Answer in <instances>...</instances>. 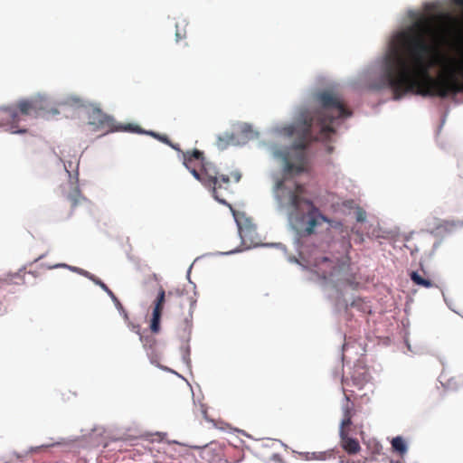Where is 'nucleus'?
I'll return each mask as SVG.
<instances>
[{"label":"nucleus","mask_w":463,"mask_h":463,"mask_svg":"<svg viewBox=\"0 0 463 463\" xmlns=\"http://www.w3.org/2000/svg\"><path fill=\"white\" fill-rule=\"evenodd\" d=\"M196 180L212 191L215 200L223 204L227 203L223 196L230 191L231 177L221 174L213 163L204 160L200 169L199 178Z\"/></svg>","instance_id":"0eeeda50"},{"label":"nucleus","mask_w":463,"mask_h":463,"mask_svg":"<svg viewBox=\"0 0 463 463\" xmlns=\"http://www.w3.org/2000/svg\"><path fill=\"white\" fill-rule=\"evenodd\" d=\"M365 219V213L364 212H358L357 213V216H356V220L358 222H364Z\"/></svg>","instance_id":"412c9836"},{"label":"nucleus","mask_w":463,"mask_h":463,"mask_svg":"<svg viewBox=\"0 0 463 463\" xmlns=\"http://www.w3.org/2000/svg\"><path fill=\"white\" fill-rule=\"evenodd\" d=\"M86 275L97 285H99L105 292L108 293V295H112V291L109 288V287L102 282L100 279H97L93 275H89L88 272H86Z\"/></svg>","instance_id":"a211bd4d"},{"label":"nucleus","mask_w":463,"mask_h":463,"mask_svg":"<svg viewBox=\"0 0 463 463\" xmlns=\"http://www.w3.org/2000/svg\"><path fill=\"white\" fill-rule=\"evenodd\" d=\"M315 266L318 276L334 283L337 288L349 287L354 289L359 285L347 260L335 262L326 257H321L316 260Z\"/></svg>","instance_id":"39448f33"},{"label":"nucleus","mask_w":463,"mask_h":463,"mask_svg":"<svg viewBox=\"0 0 463 463\" xmlns=\"http://www.w3.org/2000/svg\"><path fill=\"white\" fill-rule=\"evenodd\" d=\"M333 457L331 451L307 452L305 458L307 460H326Z\"/></svg>","instance_id":"4468645a"},{"label":"nucleus","mask_w":463,"mask_h":463,"mask_svg":"<svg viewBox=\"0 0 463 463\" xmlns=\"http://www.w3.org/2000/svg\"><path fill=\"white\" fill-rule=\"evenodd\" d=\"M184 165L195 179L199 178L200 169L204 161L203 153L198 149L183 153Z\"/></svg>","instance_id":"1a4fd4ad"},{"label":"nucleus","mask_w":463,"mask_h":463,"mask_svg":"<svg viewBox=\"0 0 463 463\" xmlns=\"http://www.w3.org/2000/svg\"><path fill=\"white\" fill-rule=\"evenodd\" d=\"M14 457H15V460L11 458L10 459L11 462H17V461H20L22 458L21 456H19V455H14Z\"/></svg>","instance_id":"393cba45"},{"label":"nucleus","mask_w":463,"mask_h":463,"mask_svg":"<svg viewBox=\"0 0 463 463\" xmlns=\"http://www.w3.org/2000/svg\"><path fill=\"white\" fill-rule=\"evenodd\" d=\"M333 149H334V147H333V146H328V147H327V152H328V153H332Z\"/></svg>","instance_id":"a878e982"},{"label":"nucleus","mask_w":463,"mask_h":463,"mask_svg":"<svg viewBox=\"0 0 463 463\" xmlns=\"http://www.w3.org/2000/svg\"><path fill=\"white\" fill-rule=\"evenodd\" d=\"M146 134L152 136L153 137L156 138L157 140L168 145L169 146H171L172 148H174L175 150H180L179 147H178V145H175L173 144L170 139L168 138L167 136L165 135H161V134H158V133H156V132H153V131H149V132H146Z\"/></svg>","instance_id":"dca6fc26"},{"label":"nucleus","mask_w":463,"mask_h":463,"mask_svg":"<svg viewBox=\"0 0 463 463\" xmlns=\"http://www.w3.org/2000/svg\"><path fill=\"white\" fill-rule=\"evenodd\" d=\"M176 28H178V25L176 26ZM175 36L176 40L179 41L185 38V33H182V32H180L179 29H176Z\"/></svg>","instance_id":"aec40b11"},{"label":"nucleus","mask_w":463,"mask_h":463,"mask_svg":"<svg viewBox=\"0 0 463 463\" xmlns=\"http://www.w3.org/2000/svg\"><path fill=\"white\" fill-rule=\"evenodd\" d=\"M111 299L113 300L115 306L117 307V308L118 310H123V306L122 304L120 303V301L118 300V298L115 296V294L112 292V295H109Z\"/></svg>","instance_id":"6ab92c4d"},{"label":"nucleus","mask_w":463,"mask_h":463,"mask_svg":"<svg viewBox=\"0 0 463 463\" xmlns=\"http://www.w3.org/2000/svg\"><path fill=\"white\" fill-rule=\"evenodd\" d=\"M439 31L430 18H421L396 36L393 47L384 61L383 80L392 90L393 99L408 93L423 97L447 98L463 92V82L454 73L433 78L430 70L439 63Z\"/></svg>","instance_id":"f257e3e1"},{"label":"nucleus","mask_w":463,"mask_h":463,"mask_svg":"<svg viewBox=\"0 0 463 463\" xmlns=\"http://www.w3.org/2000/svg\"><path fill=\"white\" fill-rule=\"evenodd\" d=\"M49 102L43 97H34L30 99H22L15 107L2 109V121L11 125L13 133H24L25 128H20L19 123L25 117L38 118L48 109Z\"/></svg>","instance_id":"20e7f679"},{"label":"nucleus","mask_w":463,"mask_h":463,"mask_svg":"<svg viewBox=\"0 0 463 463\" xmlns=\"http://www.w3.org/2000/svg\"><path fill=\"white\" fill-rule=\"evenodd\" d=\"M392 449L399 452L401 455L404 454L407 450L406 444L402 437H396L392 440Z\"/></svg>","instance_id":"2eb2a0df"},{"label":"nucleus","mask_w":463,"mask_h":463,"mask_svg":"<svg viewBox=\"0 0 463 463\" xmlns=\"http://www.w3.org/2000/svg\"><path fill=\"white\" fill-rule=\"evenodd\" d=\"M165 303L176 304L180 307H184L187 305L190 307V309H192L194 307H195L196 299L194 298V296H188L178 288L165 292V289L160 287L157 297L154 301V308L150 322V329L155 334H157L160 331V321L164 305Z\"/></svg>","instance_id":"423d86ee"},{"label":"nucleus","mask_w":463,"mask_h":463,"mask_svg":"<svg viewBox=\"0 0 463 463\" xmlns=\"http://www.w3.org/2000/svg\"><path fill=\"white\" fill-rule=\"evenodd\" d=\"M351 381L354 386L361 390L368 382V373L363 368L354 369Z\"/></svg>","instance_id":"9b49d317"},{"label":"nucleus","mask_w":463,"mask_h":463,"mask_svg":"<svg viewBox=\"0 0 463 463\" xmlns=\"http://www.w3.org/2000/svg\"><path fill=\"white\" fill-rule=\"evenodd\" d=\"M457 2L458 3H463V0H458Z\"/></svg>","instance_id":"bb28decb"},{"label":"nucleus","mask_w":463,"mask_h":463,"mask_svg":"<svg viewBox=\"0 0 463 463\" xmlns=\"http://www.w3.org/2000/svg\"><path fill=\"white\" fill-rule=\"evenodd\" d=\"M118 311L123 315V317H124V318H125L126 320H128V313H127V311L125 310V308H124V307H123V310H118Z\"/></svg>","instance_id":"b1692460"},{"label":"nucleus","mask_w":463,"mask_h":463,"mask_svg":"<svg viewBox=\"0 0 463 463\" xmlns=\"http://www.w3.org/2000/svg\"><path fill=\"white\" fill-rule=\"evenodd\" d=\"M342 446L343 449L349 454H355L361 449L359 442L353 438H343Z\"/></svg>","instance_id":"f8f14e48"},{"label":"nucleus","mask_w":463,"mask_h":463,"mask_svg":"<svg viewBox=\"0 0 463 463\" xmlns=\"http://www.w3.org/2000/svg\"><path fill=\"white\" fill-rule=\"evenodd\" d=\"M346 404L343 408V420L341 422V434H344V430L352 424V417L354 415V406L351 403L350 396L345 393Z\"/></svg>","instance_id":"9d476101"},{"label":"nucleus","mask_w":463,"mask_h":463,"mask_svg":"<svg viewBox=\"0 0 463 463\" xmlns=\"http://www.w3.org/2000/svg\"><path fill=\"white\" fill-rule=\"evenodd\" d=\"M88 124L92 128L93 131H102L104 133L118 130L142 132L137 126H132L131 124L124 127H116L113 118L94 105H91L88 109Z\"/></svg>","instance_id":"6e6552de"},{"label":"nucleus","mask_w":463,"mask_h":463,"mask_svg":"<svg viewBox=\"0 0 463 463\" xmlns=\"http://www.w3.org/2000/svg\"><path fill=\"white\" fill-rule=\"evenodd\" d=\"M315 99L319 107L317 109H301L294 123L283 128L285 135L297 136L293 143L295 149L304 150L314 139H328L335 132L330 124L335 119L352 115L343 99L334 91H319Z\"/></svg>","instance_id":"7ed1b4c3"},{"label":"nucleus","mask_w":463,"mask_h":463,"mask_svg":"<svg viewBox=\"0 0 463 463\" xmlns=\"http://www.w3.org/2000/svg\"><path fill=\"white\" fill-rule=\"evenodd\" d=\"M411 279L413 283L422 288H430L434 286V283L430 279L423 278L416 271L411 273Z\"/></svg>","instance_id":"ddd939ff"},{"label":"nucleus","mask_w":463,"mask_h":463,"mask_svg":"<svg viewBox=\"0 0 463 463\" xmlns=\"http://www.w3.org/2000/svg\"><path fill=\"white\" fill-rule=\"evenodd\" d=\"M457 70L463 76V61L457 62Z\"/></svg>","instance_id":"4be33fe9"},{"label":"nucleus","mask_w":463,"mask_h":463,"mask_svg":"<svg viewBox=\"0 0 463 463\" xmlns=\"http://www.w3.org/2000/svg\"><path fill=\"white\" fill-rule=\"evenodd\" d=\"M232 178H233V180H234L235 182H239V181H240V179H241V174H239V173H234V174H232Z\"/></svg>","instance_id":"5701e85b"},{"label":"nucleus","mask_w":463,"mask_h":463,"mask_svg":"<svg viewBox=\"0 0 463 463\" xmlns=\"http://www.w3.org/2000/svg\"><path fill=\"white\" fill-rule=\"evenodd\" d=\"M274 155L284 160L283 177L275 184V197L280 206L288 210L289 223L297 233L301 237L310 236L324 222L330 223V220L307 197L305 185L290 177L303 172V164L290 162L286 153L275 151Z\"/></svg>","instance_id":"f03ea898"},{"label":"nucleus","mask_w":463,"mask_h":463,"mask_svg":"<svg viewBox=\"0 0 463 463\" xmlns=\"http://www.w3.org/2000/svg\"><path fill=\"white\" fill-rule=\"evenodd\" d=\"M81 193L78 187H74L67 195V199L71 202V207H75L80 201Z\"/></svg>","instance_id":"f3484780"}]
</instances>
